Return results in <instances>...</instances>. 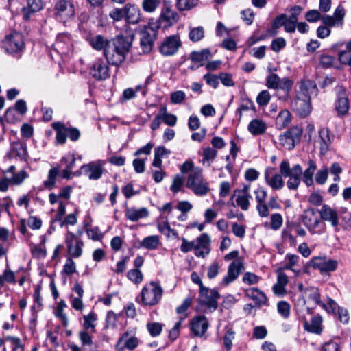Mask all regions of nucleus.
I'll use <instances>...</instances> for the list:
<instances>
[{"instance_id":"obj_1","label":"nucleus","mask_w":351,"mask_h":351,"mask_svg":"<svg viewBox=\"0 0 351 351\" xmlns=\"http://www.w3.org/2000/svg\"><path fill=\"white\" fill-rule=\"evenodd\" d=\"M134 37V34H120L109 40L105 50V57L108 64L119 66L125 61L132 47Z\"/></svg>"},{"instance_id":"obj_2","label":"nucleus","mask_w":351,"mask_h":351,"mask_svg":"<svg viewBox=\"0 0 351 351\" xmlns=\"http://www.w3.org/2000/svg\"><path fill=\"white\" fill-rule=\"evenodd\" d=\"M134 37V34H120L109 40L105 50V57L108 64L119 66L125 61L132 47Z\"/></svg>"},{"instance_id":"obj_3","label":"nucleus","mask_w":351,"mask_h":351,"mask_svg":"<svg viewBox=\"0 0 351 351\" xmlns=\"http://www.w3.org/2000/svg\"><path fill=\"white\" fill-rule=\"evenodd\" d=\"M317 90L316 84L312 80L301 83L300 91L291 104L292 110L298 116L305 118L309 115L312 110L310 95L316 94Z\"/></svg>"},{"instance_id":"obj_4","label":"nucleus","mask_w":351,"mask_h":351,"mask_svg":"<svg viewBox=\"0 0 351 351\" xmlns=\"http://www.w3.org/2000/svg\"><path fill=\"white\" fill-rule=\"evenodd\" d=\"M163 289L154 281L150 282L141 291V301L144 305L154 306L160 300Z\"/></svg>"},{"instance_id":"obj_5","label":"nucleus","mask_w":351,"mask_h":351,"mask_svg":"<svg viewBox=\"0 0 351 351\" xmlns=\"http://www.w3.org/2000/svg\"><path fill=\"white\" fill-rule=\"evenodd\" d=\"M186 186L197 195H205L209 191L208 183L204 180L200 170L193 171L189 175Z\"/></svg>"},{"instance_id":"obj_6","label":"nucleus","mask_w":351,"mask_h":351,"mask_svg":"<svg viewBox=\"0 0 351 351\" xmlns=\"http://www.w3.org/2000/svg\"><path fill=\"white\" fill-rule=\"evenodd\" d=\"M302 130L298 127H293L280 136V144L287 149L291 150L296 143L300 142Z\"/></svg>"},{"instance_id":"obj_7","label":"nucleus","mask_w":351,"mask_h":351,"mask_svg":"<svg viewBox=\"0 0 351 351\" xmlns=\"http://www.w3.org/2000/svg\"><path fill=\"white\" fill-rule=\"evenodd\" d=\"M219 298V292L215 289L210 290L207 287H204L199 290V302L201 304L206 305L211 311L217 308V299Z\"/></svg>"},{"instance_id":"obj_8","label":"nucleus","mask_w":351,"mask_h":351,"mask_svg":"<svg viewBox=\"0 0 351 351\" xmlns=\"http://www.w3.org/2000/svg\"><path fill=\"white\" fill-rule=\"evenodd\" d=\"M182 43L176 35L167 36L161 43L159 51L165 56L174 55L181 47Z\"/></svg>"},{"instance_id":"obj_9","label":"nucleus","mask_w":351,"mask_h":351,"mask_svg":"<svg viewBox=\"0 0 351 351\" xmlns=\"http://www.w3.org/2000/svg\"><path fill=\"white\" fill-rule=\"evenodd\" d=\"M2 45L7 53L14 54L22 50L24 43L22 36L16 33L6 36Z\"/></svg>"},{"instance_id":"obj_10","label":"nucleus","mask_w":351,"mask_h":351,"mask_svg":"<svg viewBox=\"0 0 351 351\" xmlns=\"http://www.w3.org/2000/svg\"><path fill=\"white\" fill-rule=\"evenodd\" d=\"M265 180L267 185H269L274 190L281 189L285 184L282 175L276 173V169L274 167H267L264 173Z\"/></svg>"},{"instance_id":"obj_11","label":"nucleus","mask_w":351,"mask_h":351,"mask_svg":"<svg viewBox=\"0 0 351 351\" xmlns=\"http://www.w3.org/2000/svg\"><path fill=\"white\" fill-rule=\"evenodd\" d=\"M90 73L97 80H104L110 76L108 66L101 59L94 62Z\"/></svg>"},{"instance_id":"obj_12","label":"nucleus","mask_w":351,"mask_h":351,"mask_svg":"<svg viewBox=\"0 0 351 351\" xmlns=\"http://www.w3.org/2000/svg\"><path fill=\"white\" fill-rule=\"evenodd\" d=\"M208 327V321L204 315L195 317L191 322V330L194 336L202 337Z\"/></svg>"},{"instance_id":"obj_13","label":"nucleus","mask_w":351,"mask_h":351,"mask_svg":"<svg viewBox=\"0 0 351 351\" xmlns=\"http://www.w3.org/2000/svg\"><path fill=\"white\" fill-rule=\"evenodd\" d=\"M337 97V99L335 101V110L337 112V115L345 116L348 114L350 108V104L348 98L346 96L345 88H341Z\"/></svg>"},{"instance_id":"obj_14","label":"nucleus","mask_w":351,"mask_h":351,"mask_svg":"<svg viewBox=\"0 0 351 351\" xmlns=\"http://www.w3.org/2000/svg\"><path fill=\"white\" fill-rule=\"evenodd\" d=\"M156 38V34L153 28L142 32L140 45L144 53H149L152 50Z\"/></svg>"},{"instance_id":"obj_15","label":"nucleus","mask_w":351,"mask_h":351,"mask_svg":"<svg viewBox=\"0 0 351 351\" xmlns=\"http://www.w3.org/2000/svg\"><path fill=\"white\" fill-rule=\"evenodd\" d=\"M56 14L65 18H71L75 15V8L72 3L67 0L58 1L54 7Z\"/></svg>"},{"instance_id":"obj_16","label":"nucleus","mask_w":351,"mask_h":351,"mask_svg":"<svg viewBox=\"0 0 351 351\" xmlns=\"http://www.w3.org/2000/svg\"><path fill=\"white\" fill-rule=\"evenodd\" d=\"M245 295L246 297L252 299L255 302V306L258 308L263 305L267 306L269 304L265 294L258 288L245 289Z\"/></svg>"},{"instance_id":"obj_17","label":"nucleus","mask_w":351,"mask_h":351,"mask_svg":"<svg viewBox=\"0 0 351 351\" xmlns=\"http://www.w3.org/2000/svg\"><path fill=\"white\" fill-rule=\"evenodd\" d=\"M323 221H330L333 227L339 225V217L337 211L327 204H324L318 211Z\"/></svg>"},{"instance_id":"obj_18","label":"nucleus","mask_w":351,"mask_h":351,"mask_svg":"<svg viewBox=\"0 0 351 351\" xmlns=\"http://www.w3.org/2000/svg\"><path fill=\"white\" fill-rule=\"evenodd\" d=\"M302 174V167L299 165H295L292 167V173L287 177L289 178L287 182V185L289 189L290 190H297L300 182H301V176Z\"/></svg>"},{"instance_id":"obj_19","label":"nucleus","mask_w":351,"mask_h":351,"mask_svg":"<svg viewBox=\"0 0 351 351\" xmlns=\"http://www.w3.org/2000/svg\"><path fill=\"white\" fill-rule=\"evenodd\" d=\"M90 180H97L103 173L102 165L99 162H90L81 168Z\"/></svg>"},{"instance_id":"obj_20","label":"nucleus","mask_w":351,"mask_h":351,"mask_svg":"<svg viewBox=\"0 0 351 351\" xmlns=\"http://www.w3.org/2000/svg\"><path fill=\"white\" fill-rule=\"evenodd\" d=\"M241 269V261H233L228 267V274L223 279V284L225 285L234 281L239 276Z\"/></svg>"},{"instance_id":"obj_21","label":"nucleus","mask_w":351,"mask_h":351,"mask_svg":"<svg viewBox=\"0 0 351 351\" xmlns=\"http://www.w3.org/2000/svg\"><path fill=\"white\" fill-rule=\"evenodd\" d=\"M125 21L129 23H138L141 19L139 9L134 5L128 3L125 5Z\"/></svg>"},{"instance_id":"obj_22","label":"nucleus","mask_w":351,"mask_h":351,"mask_svg":"<svg viewBox=\"0 0 351 351\" xmlns=\"http://www.w3.org/2000/svg\"><path fill=\"white\" fill-rule=\"evenodd\" d=\"M138 343L139 341L138 338H136V337H129V332H125L119 338L117 346H120L123 343V346L121 348V350L119 351H123V348H127L130 350H132L138 346Z\"/></svg>"},{"instance_id":"obj_23","label":"nucleus","mask_w":351,"mask_h":351,"mask_svg":"<svg viewBox=\"0 0 351 351\" xmlns=\"http://www.w3.org/2000/svg\"><path fill=\"white\" fill-rule=\"evenodd\" d=\"M267 129L266 123L261 119H252L247 126L248 131L253 136H259L263 134Z\"/></svg>"},{"instance_id":"obj_24","label":"nucleus","mask_w":351,"mask_h":351,"mask_svg":"<svg viewBox=\"0 0 351 351\" xmlns=\"http://www.w3.org/2000/svg\"><path fill=\"white\" fill-rule=\"evenodd\" d=\"M322 319L321 316L317 315L312 317L310 322L306 321L304 323V329L310 332L319 335L322 331Z\"/></svg>"},{"instance_id":"obj_25","label":"nucleus","mask_w":351,"mask_h":351,"mask_svg":"<svg viewBox=\"0 0 351 351\" xmlns=\"http://www.w3.org/2000/svg\"><path fill=\"white\" fill-rule=\"evenodd\" d=\"M149 215V211L145 208L136 209L134 208H128L125 211L127 219L132 221H137L140 219L145 218Z\"/></svg>"},{"instance_id":"obj_26","label":"nucleus","mask_w":351,"mask_h":351,"mask_svg":"<svg viewBox=\"0 0 351 351\" xmlns=\"http://www.w3.org/2000/svg\"><path fill=\"white\" fill-rule=\"evenodd\" d=\"M160 18L167 21L169 25H172L178 22L179 16L177 12L173 11L169 5L165 2L164 8L161 12Z\"/></svg>"},{"instance_id":"obj_27","label":"nucleus","mask_w":351,"mask_h":351,"mask_svg":"<svg viewBox=\"0 0 351 351\" xmlns=\"http://www.w3.org/2000/svg\"><path fill=\"white\" fill-rule=\"evenodd\" d=\"M317 169V165L313 160H309L308 167L302 173L303 182L307 186H310L313 184V176Z\"/></svg>"},{"instance_id":"obj_28","label":"nucleus","mask_w":351,"mask_h":351,"mask_svg":"<svg viewBox=\"0 0 351 351\" xmlns=\"http://www.w3.org/2000/svg\"><path fill=\"white\" fill-rule=\"evenodd\" d=\"M293 82L287 77L280 79L278 89L283 91L284 95L280 99H287L292 88Z\"/></svg>"},{"instance_id":"obj_29","label":"nucleus","mask_w":351,"mask_h":351,"mask_svg":"<svg viewBox=\"0 0 351 351\" xmlns=\"http://www.w3.org/2000/svg\"><path fill=\"white\" fill-rule=\"evenodd\" d=\"M211 57V53L208 49H204L200 51H193L191 53L189 58L192 62H201Z\"/></svg>"},{"instance_id":"obj_30","label":"nucleus","mask_w":351,"mask_h":351,"mask_svg":"<svg viewBox=\"0 0 351 351\" xmlns=\"http://www.w3.org/2000/svg\"><path fill=\"white\" fill-rule=\"evenodd\" d=\"M319 210L315 208H307L306 209L302 215V222L306 228L308 227L310 223H312L313 221L318 217Z\"/></svg>"},{"instance_id":"obj_31","label":"nucleus","mask_w":351,"mask_h":351,"mask_svg":"<svg viewBox=\"0 0 351 351\" xmlns=\"http://www.w3.org/2000/svg\"><path fill=\"white\" fill-rule=\"evenodd\" d=\"M319 137L322 142L320 145L321 152H326L328 150V145L331 142L329 130L326 128L320 129L319 131Z\"/></svg>"},{"instance_id":"obj_32","label":"nucleus","mask_w":351,"mask_h":351,"mask_svg":"<svg viewBox=\"0 0 351 351\" xmlns=\"http://www.w3.org/2000/svg\"><path fill=\"white\" fill-rule=\"evenodd\" d=\"M322 219L320 215L313 221L312 223H310L308 227L306 228L312 234H320L324 232L325 230V223L322 222Z\"/></svg>"},{"instance_id":"obj_33","label":"nucleus","mask_w":351,"mask_h":351,"mask_svg":"<svg viewBox=\"0 0 351 351\" xmlns=\"http://www.w3.org/2000/svg\"><path fill=\"white\" fill-rule=\"evenodd\" d=\"M306 291L309 292V299L313 300L317 305H320L326 311H328L326 304L320 300V293L317 288L310 287H307Z\"/></svg>"},{"instance_id":"obj_34","label":"nucleus","mask_w":351,"mask_h":351,"mask_svg":"<svg viewBox=\"0 0 351 351\" xmlns=\"http://www.w3.org/2000/svg\"><path fill=\"white\" fill-rule=\"evenodd\" d=\"M325 259H326L325 256H324V257H321V256L313 257L311 259V261L304 265V272L308 273V269L309 267H312L314 269H318L320 271L323 267V264H324Z\"/></svg>"},{"instance_id":"obj_35","label":"nucleus","mask_w":351,"mask_h":351,"mask_svg":"<svg viewBox=\"0 0 351 351\" xmlns=\"http://www.w3.org/2000/svg\"><path fill=\"white\" fill-rule=\"evenodd\" d=\"M109 40H105L104 38L101 35L96 36L91 40L92 47L96 50H101L104 49V54L105 55V50L106 49L107 43Z\"/></svg>"},{"instance_id":"obj_36","label":"nucleus","mask_w":351,"mask_h":351,"mask_svg":"<svg viewBox=\"0 0 351 351\" xmlns=\"http://www.w3.org/2000/svg\"><path fill=\"white\" fill-rule=\"evenodd\" d=\"M159 243L158 236H149L143 239L141 245L146 249H156Z\"/></svg>"},{"instance_id":"obj_37","label":"nucleus","mask_w":351,"mask_h":351,"mask_svg":"<svg viewBox=\"0 0 351 351\" xmlns=\"http://www.w3.org/2000/svg\"><path fill=\"white\" fill-rule=\"evenodd\" d=\"M338 262L334 259H325L323 267L320 271L322 274H329L337 269Z\"/></svg>"},{"instance_id":"obj_38","label":"nucleus","mask_w":351,"mask_h":351,"mask_svg":"<svg viewBox=\"0 0 351 351\" xmlns=\"http://www.w3.org/2000/svg\"><path fill=\"white\" fill-rule=\"evenodd\" d=\"M58 174V169L56 168H52L49 170L48 179L44 182V185L48 189H52L56 184V178Z\"/></svg>"},{"instance_id":"obj_39","label":"nucleus","mask_w":351,"mask_h":351,"mask_svg":"<svg viewBox=\"0 0 351 351\" xmlns=\"http://www.w3.org/2000/svg\"><path fill=\"white\" fill-rule=\"evenodd\" d=\"M277 123L285 128L291 122V114L287 110H282L276 119Z\"/></svg>"},{"instance_id":"obj_40","label":"nucleus","mask_w":351,"mask_h":351,"mask_svg":"<svg viewBox=\"0 0 351 351\" xmlns=\"http://www.w3.org/2000/svg\"><path fill=\"white\" fill-rule=\"evenodd\" d=\"M217 152L214 148L211 147H206L203 150V162L204 163L206 161L208 162V166H210V162H213V160L217 156Z\"/></svg>"},{"instance_id":"obj_41","label":"nucleus","mask_w":351,"mask_h":351,"mask_svg":"<svg viewBox=\"0 0 351 351\" xmlns=\"http://www.w3.org/2000/svg\"><path fill=\"white\" fill-rule=\"evenodd\" d=\"M277 309L278 313L285 319L290 315V305L286 301H280L277 304Z\"/></svg>"},{"instance_id":"obj_42","label":"nucleus","mask_w":351,"mask_h":351,"mask_svg":"<svg viewBox=\"0 0 351 351\" xmlns=\"http://www.w3.org/2000/svg\"><path fill=\"white\" fill-rule=\"evenodd\" d=\"M261 279L260 276L252 272H245L243 275V282L248 285H256Z\"/></svg>"},{"instance_id":"obj_43","label":"nucleus","mask_w":351,"mask_h":351,"mask_svg":"<svg viewBox=\"0 0 351 351\" xmlns=\"http://www.w3.org/2000/svg\"><path fill=\"white\" fill-rule=\"evenodd\" d=\"M198 3V0H178L177 7L180 10H186L194 8Z\"/></svg>"},{"instance_id":"obj_44","label":"nucleus","mask_w":351,"mask_h":351,"mask_svg":"<svg viewBox=\"0 0 351 351\" xmlns=\"http://www.w3.org/2000/svg\"><path fill=\"white\" fill-rule=\"evenodd\" d=\"M287 20V15L285 14H281L276 16L272 21L271 24V34H275L276 29L280 28L285 25Z\"/></svg>"},{"instance_id":"obj_45","label":"nucleus","mask_w":351,"mask_h":351,"mask_svg":"<svg viewBox=\"0 0 351 351\" xmlns=\"http://www.w3.org/2000/svg\"><path fill=\"white\" fill-rule=\"evenodd\" d=\"M280 77L276 73H271L267 76L266 80V86L270 89H278V84L280 82Z\"/></svg>"},{"instance_id":"obj_46","label":"nucleus","mask_w":351,"mask_h":351,"mask_svg":"<svg viewBox=\"0 0 351 351\" xmlns=\"http://www.w3.org/2000/svg\"><path fill=\"white\" fill-rule=\"evenodd\" d=\"M204 36V31L203 27H198L193 28L189 32V38L193 42L200 40Z\"/></svg>"},{"instance_id":"obj_47","label":"nucleus","mask_w":351,"mask_h":351,"mask_svg":"<svg viewBox=\"0 0 351 351\" xmlns=\"http://www.w3.org/2000/svg\"><path fill=\"white\" fill-rule=\"evenodd\" d=\"M160 0H143L142 6L145 12H154L159 5Z\"/></svg>"},{"instance_id":"obj_48","label":"nucleus","mask_w":351,"mask_h":351,"mask_svg":"<svg viewBox=\"0 0 351 351\" xmlns=\"http://www.w3.org/2000/svg\"><path fill=\"white\" fill-rule=\"evenodd\" d=\"M27 9L32 13L40 11L43 7L42 0H27Z\"/></svg>"},{"instance_id":"obj_49","label":"nucleus","mask_w":351,"mask_h":351,"mask_svg":"<svg viewBox=\"0 0 351 351\" xmlns=\"http://www.w3.org/2000/svg\"><path fill=\"white\" fill-rule=\"evenodd\" d=\"M128 278L132 282L138 284L143 280V275L138 269H132L128 271Z\"/></svg>"},{"instance_id":"obj_50","label":"nucleus","mask_w":351,"mask_h":351,"mask_svg":"<svg viewBox=\"0 0 351 351\" xmlns=\"http://www.w3.org/2000/svg\"><path fill=\"white\" fill-rule=\"evenodd\" d=\"M12 150L21 160H25L27 156V148L21 143H15Z\"/></svg>"},{"instance_id":"obj_51","label":"nucleus","mask_w":351,"mask_h":351,"mask_svg":"<svg viewBox=\"0 0 351 351\" xmlns=\"http://www.w3.org/2000/svg\"><path fill=\"white\" fill-rule=\"evenodd\" d=\"M184 177L178 174L175 176L171 186V190L173 193H176L180 191L184 184Z\"/></svg>"},{"instance_id":"obj_52","label":"nucleus","mask_w":351,"mask_h":351,"mask_svg":"<svg viewBox=\"0 0 351 351\" xmlns=\"http://www.w3.org/2000/svg\"><path fill=\"white\" fill-rule=\"evenodd\" d=\"M147 328L150 335L153 337H156L160 334L162 328V325L160 323L158 322L148 323L147 324Z\"/></svg>"},{"instance_id":"obj_53","label":"nucleus","mask_w":351,"mask_h":351,"mask_svg":"<svg viewBox=\"0 0 351 351\" xmlns=\"http://www.w3.org/2000/svg\"><path fill=\"white\" fill-rule=\"evenodd\" d=\"M271 98V95L267 90H262L256 97V102L259 106H263L267 105Z\"/></svg>"},{"instance_id":"obj_54","label":"nucleus","mask_w":351,"mask_h":351,"mask_svg":"<svg viewBox=\"0 0 351 351\" xmlns=\"http://www.w3.org/2000/svg\"><path fill=\"white\" fill-rule=\"evenodd\" d=\"M305 19L310 23H315L321 19V14L317 10H311L306 13Z\"/></svg>"},{"instance_id":"obj_55","label":"nucleus","mask_w":351,"mask_h":351,"mask_svg":"<svg viewBox=\"0 0 351 351\" xmlns=\"http://www.w3.org/2000/svg\"><path fill=\"white\" fill-rule=\"evenodd\" d=\"M110 18L114 21H120L125 19V7L123 8H114L109 14Z\"/></svg>"},{"instance_id":"obj_56","label":"nucleus","mask_w":351,"mask_h":351,"mask_svg":"<svg viewBox=\"0 0 351 351\" xmlns=\"http://www.w3.org/2000/svg\"><path fill=\"white\" fill-rule=\"evenodd\" d=\"M286 45L285 40L283 38H277L271 42V49L276 52L280 51Z\"/></svg>"},{"instance_id":"obj_57","label":"nucleus","mask_w":351,"mask_h":351,"mask_svg":"<svg viewBox=\"0 0 351 351\" xmlns=\"http://www.w3.org/2000/svg\"><path fill=\"white\" fill-rule=\"evenodd\" d=\"M282 223V216L278 213H275L271 216V227L273 230H278Z\"/></svg>"},{"instance_id":"obj_58","label":"nucleus","mask_w":351,"mask_h":351,"mask_svg":"<svg viewBox=\"0 0 351 351\" xmlns=\"http://www.w3.org/2000/svg\"><path fill=\"white\" fill-rule=\"evenodd\" d=\"M319 60L322 66L328 69L332 66L335 58L330 55H322Z\"/></svg>"},{"instance_id":"obj_59","label":"nucleus","mask_w":351,"mask_h":351,"mask_svg":"<svg viewBox=\"0 0 351 351\" xmlns=\"http://www.w3.org/2000/svg\"><path fill=\"white\" fill-rule=\"evenodd\" d=\"M63 272L67 275H71L76 272L75 264L71 258H68L66 259V263L64 265Z\"/></svg>"},{"instance_id":"obj_60","label":"nucleus","mask_w":351,"mask_h":351,"mask_svg":"<svg viewBox=\"0 0 351 351\" xmlns=\"http://www.w3.org/2000/svg\"><path fill=\"white\" fill-rule=\"evenodd\" d=\"M203 78L206 80V83L213 86V88H217L219 84V77H217L216 75L211 73H206L204 75Z\"/></svg>"},{"instance_id":"obj_61","label":"nucleus","mask_w":351,"mask_h":351,"mask_svg":"<svg viewBox=\"0 0 351 351\" xmlns=\"http://www.w3.org/2000/svg\"><path fill=\"white\" fill-rule=\"evenodd\" d=\"M328 170L327 168L318 171L315 175V181L319 184H323L326 182L328 178Z\"/></svg>"},{"instance_id":"obj_62","label":"nucleus","mask_w":351,"mask_h":351,"mask_svg":"<svg viewBox=\"0 0 351 351\" xmlns=\"http://www.w3.org/2000/svg\"><path fill=\"white\" fill-rule=\"evenodd\" d=\"M197 245L200 247H202L203 249H210L209 248V243L210 242V237L208 234L206 233H204L201 234L197 239Z\"/></svg>"},{"instance_id":"obj_63","label":"nucleus","mask_w":351,"mask_h":351,"mask_svg":"<svg viewBox=\"0 0 351 351\" xmlns=\"http://www.w3.org/2000/svg\"><path fill=\"white\" fill-rule=\"evenodd\" d=\"M234 332L231 330H228L227 333L223 338V345L227 351H230L232 346V341L234 339Z\"/></svg>"},{"instance_id":"obj_64","label":"nucleus","mask_w":351,"mask_h":351,"mask_svg":"<svg viewBox=\"0 0 351 351\" xmlns=\"http://www.w3.org/2000/svg\"><path fill=\"white\" fill-rule=\"evenodd\" d=\"M185 93L181 90L176 91L171 95V101L173 104H180L185 99Z\"/></svg>"}]
</instances>
